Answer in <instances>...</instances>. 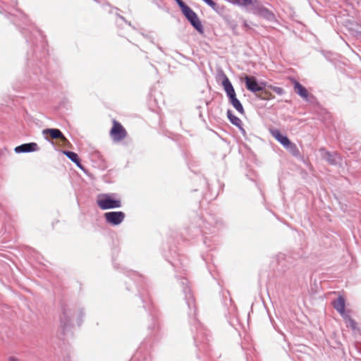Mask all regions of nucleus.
I'll return each mask as SVG.
<instances>
[{
    "mask_svg": "<svg viewBox=\"0 0 361 361\" xmlns=\"http://www.w3.org/2000/svg\"><path fill=\"white\" fill-rule=\"evenodd\" d=\"M97 206L103 210L118 208L121 207V201L114 198L111 194H100L97 197Z\"/></svg>",
    "mask_w": 361,
    "mask_h": 361,
    "instance_id": "nucleus-1",
    "label": "nucleus"
},
{
    "mask_svg": "<svg viewBox=\"0 0 361 361\" xmlns=\"http://www.w3.org/2000/svg\"><path fill=\"white\" fill-rule=\"evenodd\" d=\"M183 14L190 21L192 25L198 31H202V25L198 18L197 15L182 0L177 1Z\"/></svg>",
    "mask_w": 361,
    "mask_h": 361,
    "instance_id": "nucleus-2",
    "label": "nucleus"
},
{
    "mask_svg": "<svg viewBox=\"0 0 361 361\" xmlns=\"http://www.w3.org/2000/svg\"><path fill=\"white\" fill-rule=\"evenodd\" d=\"M113 126L110 130V135L114 141L120 142L127 135V131L124 127L117 121H112Z\"/></svg>",
    "mask_w": 361,
    "mask_h": 361,
    "instance_id": "nucleus-3",
    "label": "nucleus"
},
{
    "mask_svg": "<svg viewBox=\"0 0 361 361\" xmlns=\"http://www.w3.org/2000/svg\"><path fill=\"white\" fill-rule=\"evenodd\" d=\"M243 80L246 88L255 94L266 86L265 82H258L257 78L254 76L245 75Z\"/></svg>",
    "mask_w": 361,
    "mask_h": 361,
    "instance_id": "nucleus-4",
    "label": "nucleus"
},
{
    "mask_svg": "<svg viewBox=\"0 0 361 361\" xmlns=\"http://www.w3.org/2000/svg\"><path fill=\"white\" fill-rule=\"evenodd\" d=\"M271 135L278 141L279 142L283 147L287 149H297V147L295 144L292 143L290 140L286 137L283 135L280 130L278 129H271L270 130Z\"/></svg>",
    "mask_w": 361,
    "mask_h": 361,
    "instance_id": "nucleus-5",
    "label": "nucleus"
},
{
    "mask_svg": "<svg viewBox=\"0 0 361 361\" xmlns=\"http://www.w3.org/2000/svg\"><path fill=\"white\" fill-rule=\"evenodd\" d=\"M106 221L112 225L120 224L125 219V214L123 212H110L104 214Z\"/></svg>",
    "mask_w": 361,
    "mask_h": 361,
    "instance_id": "nucleus-6",
    "label": "nucleus"
},
{
    "mask_svg": "<svg viewBox=\"0 0 361 361\" xmlns=\"http://www.w3.org/2000/svg\"><path fill=\"white\" fill-rule=\"evenodd\" d=\"M39 149V147L35 142H30L27 144H23L20 146H18L15 148V152L16 153H23V152H35Z\"/></svg>",
    "mask_w": 361,
    "mask_h": 361,
    "instance_id": "nucleus-7",
    "label": "nucleus"
},
{
    "mask_svg": "<svg viewBox=\"0 0 361 361\" xmlns=\"http://www.w3.org/2000/svg\"><path fill=\"white\" fill-rule=\"evenodd\" d=\"M42 134L45 136L46 139H48V135L51 139L60 140L63 138V134L60 130L56 128H47L42 130Z\"/></svg>",
    "mask_w": 361,
    "mask_h": 361,
    "instance_id": "nucleus-8",
    "label": "nucleus"
},
{
    "mask_svg": "<svg viewBox=\"0 0 361 361\" xmlns=\"http://www.w3.org/2000/svg\"><path fill=\"white\" fill-rule=\"evenodd\" d=\"M293 84L295 92L298 94H299L302 98L307 99L309 94L307 89L297 80H294Z\"/></svg>",
    "mask_w": 361,
    "mask_h": 361,
    "instance_id": "nucleus-9",
    "label": "nucleus"
},
{
    "mask_svg": "<svg viewBox=\"0 0 361 361\" xmlns=\"http://www.w3.org/2000/svg\"><path fill=\"white\" fill-rule=\"evenodd\" d=\"M222 85L226 91L228 97H232L235 94L234 88L231 83L229 79L227 78L226 75H224V80L222 81Z\"/></svg>",
    "mask_w": 361,
    "mask_h": 361,
    "instance_id": "nucleus-10",
    "label": "nucleus"
},
{
    "mask_svg": "<svg viewBox=\"0 0 361 361\" xmlns=\"http://www.w3.org/2000/svg\"><path fill=\"white\" fill-rule=\"evenodd\" d=\"M257 13L259 16L268 20H274L275 19V15L274 13L265 7H259L257 9Z\"/></svg>",
    "mask_w": 361,
    "mask_h": 361,
    "instance_id": "nucleus-11",
    "label": "nucleus"
},
{
    "mask_svg": "<svg viewBox=\"0 0 361 361\" xmlns=\"http://www.w3.org/2000/svg\"><path fill=\"white\" fill-rule=\"evenodd\" d=\"M334 307L342 315L345 316V300L343 297H338L335 301L333 302Z\"/></svg>",
    "mask_w": 361,
    "mask_h": 361,
    "instance_id": "nucleus-12",
    "label": "nucleus"
},
{
    "mask_svg": "<svg viewBox=\"0 0 361 361\" xmlns=\"http://www.w3.org/2000/svg\"><path fill=\"white\" fill-rule=\"evenodd\" d=\"M230 102L233 105V106L240 114L244 113V109L240 102V101L236 98V94L233 95L232 97H228Z\"/></svg>",
    "mask_w": 361,
    "mask_h": 361,
    "instance_id": "nucleus-13",
    "label": "nucleus"
},
{
    "mask_svg": "<svg viewBox=\"0 0 361 361\" xmlns=\"http://www.w3.org/2000/svg\"><path fill=\"white\" fill-rule=\"evenodd\" d=\"M63 153L68 157L73 162H74L78 167L82 168L80 162V159L78 154L73 152L63 151Z\"/></svg>",
    "mask_w": 361,
    "mask_h": 361,
    "instance_id": "nucleus-14",
    "label": "nucleus"
},
{
    "mask_svg": "<svg viewBox=\"0 0 361 361\" xmlns=\"http://www.w3.org/2000/svg\"><path fill=\"white\" fill-rule=\"evenodd\" d=\"M256 95L263 100H269L274 98V96L269 91L264 90V87H263L262 90L257 92Z\"/></svg>",
    "mask_w": 361,
    "mask_h": 361,
    "instance_id": "nucleus-15",
    "label": "nucleus"
},
{
    "mask_svg": "<svg viewBox=\"0 0 361 361\" xmlns=\"http://www.w3.org/2000/svg\"><path fill=\"white\" fill-rule=\"evenodd\" d=\"M228 117L230 120V121L235 126L240 127L241 125V121L240 118H238L237 116H234L231 110H228L227 111Z\"/></svg>",
    "mask_w": 361,
    "mask_h": 361,
    "instance_id": "nucleus-16",
    "label": "nucleus"
},
{
    "mask_svg": "<svg viewBox=\"0 0 361 361\" xmlns=\"http://www.w3.org/2000/svg\"><path fill=\"white\" fill-rule=\"evenodd\" d=\"M344 317L347 323V326H349L353 329H356L357 328V324L353 319L347 315H345Z\"/></svg>",
    "mask_w": 361,
    "mask_h": 361,
    "instance_id": "nucleus-17",
    "label": "nucleus"
},
{
    "mask_svg": "<svg viewBox=\"0 0 361 361\" xmlns=\"http://www.w3.org/2000/svg\"><path fill=\"white\" fill-rule=\"evenodd\" d=\"M269 87L278 94H282L283 93V90L280 87L270 85Z\"/></svg>",
    "mask_w": 361,
    "mask_h": 361,
    "instance_id": "nucleus-18",
    "label": "nucleus"
},
{
    "mask_svg": "<svg viewBox=\"0 0 361 361\" xmlns=\"http://www.w3.org/2000/svg\"><path fill=\"white\" fill-rule=\"evenodd\" d=\"M61 142V145L63 146L69 147L71 145L68 140L63 135V138H60L59 140Z\"/></svg>",
    "mask_w": 361,
    "mask_h": 361,
    "instance_id": "nucleus-19",
    "label": "nucleus"
},
{
    "mask_svg": "<svg viewBox=\"0 0 361 361\" xmlns=\"http://www.w3.org/2000/svg\"><path fill=\"white\" fill-rule=\"evenodd\" d=\"M8 361H20V360L15 357H10L8 358Z\"/></svg>",
    "mask_w": 361,
    "mask_h": 361,
    "instance_id": "nucleus-20",
    "label": "nucleus"
},
{
    "mask_svg": "<svg viewBox=\"0 0 361 361\" xmlns=\"http://www.w3.org/2000/svg\"><path fill=\"white\" fill-rule=\"evenodd\" d=\"M329 161L331 163V164H334V161L331 159V158H329Z\"/></svg>",
    "mask_w": 361,
    "mask_h": 361,
    "instance_id": "nucleus-21",
    "label": "nucleus"
}]
</instances>
